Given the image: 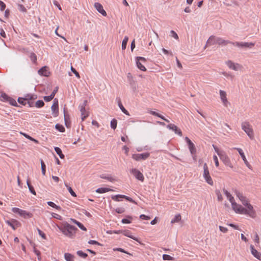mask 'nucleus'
I'll return each mask as SVG.
<instances>
[{
	"label": "nucleus",
	"instance_id": "nucleus-54",
	"mask_svg": "<svg viewBox=\"0 0 261 261\" xmlns=\"http://www.w3.org/2000/svg\"><path fill=\"white\" fill-rule=\"evenodd\" d=\"M53 98L54 97H53V96L50 95L49 96H45L43 97L44 100L46 102L51 101Z\"/></svg>",
	"mask_w": 261,
	"mask_h": 261
},
{
	"label": "nucleus",
	"instance_id": "nucleus-18",
	"mask_svg": "<svg viewBox=\"0 0 261 261\" xmlns=\"http://www.w3.org/2000/svg\"><path fill=\"white\" fill-rule=\"evenodd\" d=\"M236 45L240 47L251 48L254 45V44L251 42H237Z\"/></svg>",
	"mask_w": 261,
	"mask_h": 261
},
{
	"label": "nucleus",
	"instance_id": "nucleus-32",
	"mask_svg": "<svg viewBox=\"0 0 261 261\" xmlns=\"http://www.w3.org/2000/svg\"><path fill=\"white\" fill-rule=\"evenodd\" d=\"M203 177L204 178L207 184H208L209 185H210L211 186L213 185V181L210 176V174L208 175L204 176H203Z\"/></svg>",
	"mask_w": 261,
	"mask_h": 261
},
{
	"label": "nucleus",
	"instance_id": "nucleus-1",
	"mask_svg": "<svg viewBox=\"0 0 261 261\" xmlns=\"http://www.w3.org/2000/svg\"><path fill=\"white\" fill-rule=\"evenodd\" d=\"M58 227L64 235L71 238L74 236L76 231L77 230L76 227L67 222L64 223L62 226H58Z\"/></svg>",
	"mask_w": 261,
	"mask_h": 261
},
{
	"label": "nucleus",
	"instance_id": "nucleus-9",
	"mask_svg": "<svg viewBox=\"0 0 261 261\" xmlns=\"http://www.w3.org/2000/svg\"><path fill=\"white\" fill-rule=\"evenodd\" d=\"M185 139L188 144V147L191 154H196V148L193 143L190 140V139L188 137H186Z\"/></svg>",
	"mask_w": 261,
	"mask_h": 261
},
{
	"label": "nucleus",
	"instance_id": "nucleus-7",
	"mask_svg": "<svg viewBox=\"0 0 261 261\" xmlns=\"http://www.w3.org/2000/svg\"><path fill=\"white\" fill-rule=\"evenodd\" d=\"M219 93L220 98L223 103V105L225 107H228L229 106H230V103L227 100L226 92L224 90H220Z\"/></svg>",
	"mask_w": 261,
	"mask_h": 261
},
{
	"label": "nucleus",
	"instance_id": "nucleus-40",
	"mask_svg": "<svg viewBox=\"0 0 261 261\" xmlns=\"http://www.w3.org/2000/svg\"><path fill=\"white\" fill-rule=\"evenodd\" d=\"M64 185L67 188V189H68V191L69 192V193H70V194L72 196L76 197V195L75 193L73 191L72 188L68 186L66 182L64 183Z\"/></svg>",
	"mask_w": 261,
	"mask_h": 261
},
{
	"label": "nucleus",
	"instance_id": "nucleus-28",
	"mask_svg": "<svg viewBox=\"0 0 261 261\" xmlns=\"http://www.w3.org/2000/svg\"><path fill=\"white\" fill-rule=\"evenodd\" d=\"M118 106L121 110L126 115H129V113L128 111L124 108L122 104L121 103V100L120 99L118 100Z\"/></svg>",
	"mask_w": 261,
	"mask_h": 261
},
{
	"label": "nucleus",
	"instance_id": "nucleus-63",
	"mask_svg": "<svg viewBox=\"0 0 261 261\" xmlns=\"http://www.w3.org/2000/svg\"><path fill=\"white\" fill-rule=\"evenodd\" d=\"M21 209L17 207H13L12 209V211L14 213H17L19 214Z\"/></svg>",
	"mask_w": 261,
	"mask_h": 261
},
{
	"label": "nucleus",
	"instance_id": "nucleus-53",
	"mask_svg": "<svg viewBox=\"0 0 261 261\" xmlns=\"http://www.w3.org/2000/svg\"><path fill=\"white\" fill-rule=\"evenodd\" d=\"M71 70L77 78H80V74L72 66L71 67Z\"/></svg>",
	"mask_w": 261,
	"mask_h": 261
},
{
	"label": "nucleus",
	"instance_id": "nucleus-52",
	"mask_svg": "<svg viewBox=\"0 0 261 261\" xmlns=\"http://www.w3.org/2000/svg\"><path fill=\"white\" fill-rule=\"evenodd\" d=\"M64 112H65V110L64 111ZM69 119V116L68 115H67L65 114V113H64V121L65 123L66 126V127H69V124L68 123V120Z\"/></svg>",
	"mask_w": 261,
	"mask_h": 261
},
{
	"label": "nucleus",
	"instance_id": "nucleus-3",
	"mask_svg": "<svg viewBox=\"0 0 261 261\" xmlns=\"http://www.w3.org/2000/svg\"><path fill=\"white\" fill-rule=\"evenodd\" d=\"M225 64L230 69L234 71H241L243 69V66L239 63H235L231 60L226 61Z\"/></svg>",
	"mask_w": 261,
	"mask_h": 261
},
{
	"label": "nucleus",
	"instance_id": "nucleus-16",
	"mask_svg": "<svg viewBox=\"0 0 261 261\" xmlns=\"http://www.w3.org/2000/svg\"><path fill=\"white\" fill-rule=\"evenodd\" d=\"M6 223L10 226L13 230L16 229V226L18 227L20 225V223L15 219H12L11 221L7 220Z\"/></svg>",
	"mask_w": 261,
	"mask_h": 261
},
{
	"label": "nucleus",
	"instance_id": "nucleus-24",
	"mask_svg": "<svg viewBox=\"0 0 261 261\" xmlns=\"http://www.w3.org/2000/svg\"><path fill=\"white\" fill-rule=\"evenodd\" d=\"M123 234L126 237H128L137 242H139L138 239L137 238L134 237L132 235V233L129 230H123Z\"/></svg>",
	"mask_w": 261,
	"mask_h": 261
},
{
	"label": "nucleus",
	"instance_id": "nucleus-62",
	"mask_svg": "<svg viewBox=\"0 0 261 261\" xmlns=\"http://www.w3.org/2000/svg\"><path fill=\"white\" fill-rule=\"evenodd\" d=\"M51 215L55 218H56V219H59V220H61L62 219L61 216L60 215L57 214L53 213L51 214Z\"/></svg>",
	"mask_w": 261,
	"mask_h": 261
},
{
	"label": "nucleus",
	"instance_id": "nucleus-38",
	"mask_svg": "<svg viewBox=\"0 0 261 261\" xmlns=\"http://www.w3.org/2000/svg\"><path fill=\"white\" fill-rule=\"evenodd\" d=\"M40 163H41V168L42 173L43 175H45V172H46V170H45L46 166H45L44 162L42 160H41Z\"/></svg>",
	"mask_w": 261,
	"mask_h": 261
},
{
	"label": "nucleus",
	"instance_id": "nucleus-4",
	"mask_svg": "<svg viewBox=\"0 0 261 261\" xmlns=\"http://www.w3.org/2000/svg\"><path fill=\"white\" fill-rule=\"evenodd\" d=\"M1 100L2 101L8 102L10 105L14 106H18L16 100L11 97H9L5 93H2L1 96Z\"/></svg>",
	"mask_w": 261,
	"mask_h": 261
},
{
	"label": "nucleus",
	"instance_id": "nucleus-25",
	"mask_svg": "<svg viewBox=\"0 0 261 261\" xmlns=\"http://www.w3.org/2000/svg\"><path fill=\"white\" fill-rule=\"evenodd\" d=\"M149 113L150 114H151L152 115L156 116H158V117L161 118L162 120L165 121L166 122H167L168 123L169 122V121L168 119H166L164 116H162L161 115L156 113L155 111H150Z\"/></svg>",
	"mask_w": 261,
	"mask_h": 261
},
{
	"label": "nucleus",
	"instance_id": "nucleus-57",
	"mask_svg": "<svg viewBox=\"0 0 261 261\" xmlns=\"http://www.w3.org/2000/svg\"><path fill=\"white\" fill-rule=\"evenodd\" d=\"M88 243L90 244L97 245L101 246V244H100L97 241H94V240H90V241H89Z\"/></svg>",
	"mask_w": 261,
	"mask_h": 261
},
{
	"label": "nucleus",
	"instance_id": "nucleus-19",
	"mask_svg": "<svg viewBox=\"0 0 261 261\" xmlns=\"http://www.w3.org/2000/svg\"><path fill=\"white\" fill-rule=\"evenodd\" d=\"M47 67L44 66L38 70V73L40 75L48 76L49 74V72L47 70Z\"/></svg>",
	"mask_w": 261,
	"mask_h": 261
},
{
	"label": "nucleus",
	"instance_id": "nucleus-14",
	"mask_svg": "<svg viewBox=\"0 0 261 261\" xmlns=\"http://www.w3.org/2000/svg\"><path fill=\"white\" fill-rule=\"evenodd\" d=\"M52 113L55 117H57L58 115V101L57 98L54 99V102L51 107Z\"/></svg>",
	"mask_w": 261,
	"mask_h": 261
},
{
	"label": "nucleus",
	"instance_id": "nucleus-42",
	"mask_svg": "<svg viewBox=\"0 0 261 261\" xmlns=\"http://www.w3.org/2000/svg\"><path fill=\"white\" fill-rule=\"evenodd\" d=\"M44 102L42 100H38L36 102L35 106L37 108H42L44 106Z\"/></svg>",
	"mask_w": 261,
	"mask_h": 261
},
{
	"label": "nucleus",
	"instance_id": "nucleus-10",
	"mask_svg": "<svg viewBox=\"0 0 261 261\" xmlns=\"http://www.w3.org/2000/svg\"><path fill=\"white\" fill-rule=\"evenodd\" d=\"M233 149L237 150L239 152L240 155H241V157L242 158V160H243V161L244 162V164L246 165V166L249 169H251V166L250 165V164L247 160L246 156H245L242 149L240 148H237V147H234Z\"/></svg>",
	"mask_w": 261,
	"mask_h": 261
},
{
	"label": "nucleus",
	"instance_id": "nucleus-15",
	"mask_svg": "<svg viewBox=\"0 0 261 261\" xmlns=\"http://www.w3.org/2000/svg\"><path fill=\"white\" fill-rule=\"evenodd\" d=\"M94 7L97 10V11L101 14L103 16H107V13L106 11L103 9V6L99 3H95L94 4Z\"/></svg>",
	"mask_w": 261,
	"mask_h": 261
},
{
	"label": "nucleus",
	"instance_id": "nucleus-50",
	"mask_svg": "<svg viewBox=\"0 0 261 261\" xmlns=\"http://www.w3.org/2000/svg\"><path fill=\"white\" fill-rule=\"evenodd\" d=\"M163 258L164 260H172L174 258L168 254H164L163 255Z\"/></svg>",
	"mask_w": 261,
	"mask_h": 261
},
{
	"label": "nucleus",
	"instance_id": "nucleus-59",
	"mask_svg": "<svg viewBox=\"0 0 261 261\" xmlns=\"http://www.w3.org/2000/svg\"><path fill=\"white\" fill-rule=\"evenodd\" d=\"M213 159L215 162V164L216 167H218L219 165V161L217 156L216 155L213 156Z\"/></svg>",
	"mask_w": 261,
	"mask_h": 261
},
{
	"label": "nucleus",
	"instance_id": "nucleus-61",
	"mask_svg": "<svg viewBox=\"0 0 261 261\" xmlns=\"http://www.w3.org/2000/svg\"><path fill=\"white\" fill-rule=\"evenodd\" d=\"M136 60H138V61H142L143 63H145L146 61V59L145 58L142 57H137L136 58Z\"/></svg>",
	"mask_w": 261,
	"mask_h": 261
},
{
	"label": "nucleus",
	"instance_id": "nucleus-43",
	"mask_svg": "<svg viewBox=\"0 0 261 261\" xmlns=\"http://www.w3.org/2000/svg\"><path fill=\"white\" fill-rule=\"evenodd\" d=\"M30 58L31 60H32V61L34 63H36V61H37V56H36V55H35V53H30Z\"/></svg>",
	"mask_w": 261,
	"mask_h": 261
},
{
	"label": "nucleus",
	"instance_id": "nucleus-11",
	"mask_svg": "<svg viewBox=\"0 0 261 261\" xmlns=\"http://www.w3.org/2000/svg\"><path fill=\"white\" fill-rule=\"evenodd\" d=\"M130 172L135 176V177L138 180L143 181L144 180V176L142 173L136 169H132Z\"/></svg>",
	"mask_w": 261,
	"mask_h": 261
},
{
	"label": "nucleus",
	"instance_id": "nucleus-17",
	"mask_svg": "<svg viewBox=\"0 0 261 261\" xmlns=\"http://www.w3.org/2000/svg\"><path fill=\"white\" fill-rule=\"evenodd\" d=\"M246 206L247 207V213L246 215H249L252 218L255 217V212L253 210V206L250 203H249Z\"/></svg>",
	"mask_w": 261,
	"mask_h": 261
},
{
	"label": "nucleus",
	"instance_id": "nucleus-56",
	"mask_svg": "<svg viewBox=\"0 0 261 261\" xmlns=\"http://www.w3.org/2000/svg\"><path fill=\"white\" fill-rule=\"evenodd\" d=\"M115 211L118 214H122L125 212V209L123 207H118L115 210Z\"/></svg>",
	"mask_w": 261,
	"mask_h": 261
},
{
	"label": "nucleus",
	"instance_id": "nucleus-37",
	"mask_svg": "<svg viewBox=\"0 0 261 261\" xmlns=\"http://www.w3.org/2000/svg\"><path fill=\"white\" fill-rule=\"evenodd\" d=\"M100 177L101 178H102V179H107L109 181H110L111 182H113L115 180V179L113 178L111 176H106L104 174H102L100 176Z\"/></svg>",
	"mask_w": 261,
	"mask_h": 261
},
{
	"label": "nucleus",
	"instance_id": "nucleus-8",
	"mask_svg": "<svg viewBox=\"0 0 261 261\" xmlns=\"http://www.w3.org/2000/svg\"><path fill=\"white\" fill-rule=\"evenodd\" d=\"M150 156V153L145 152L141 154H133L132 158L137 161H139L141 160H145Z\"/></svg>",
	"mask_w": 261,
	"mask_h": 261
},
{
	"label": "nucleus",
	"instance_id": "nucleus-22",
	"mask_svg": "<svg viewBox=\"0 0 261 261\" xmlns=\"http://www.w3.org/2000/svg\"><path fill=\"white\" fill-rule=\"evenodd\" d=\"M21 217H23L24 218H31L33 216L32 213L28 212L24 210H21L20 213L19 214Z\"/></svg>",
	"mask_w": 261,
	"mask_h": 261
},
{
	"label": "nucleus",
	"instance_id": "nucleus-60",
	"mask_svg": "<svg viewBox=\"0 0 261 261\" xmlns=\"http://www.w3.org/2000/svg\"><path fill=\"white\" fill-rule=\"evenodd\" d=\"M17 100H18V102L19 103H20V104H21V105H22L23 106H25L26 105V103H27L26 102L24 101L25 100L23 99V98L19 97L18 98Z\"/></svg>",
	"mask_w": 261,
	"mask_h": 261
},
{
	"label": "nucleus",
	"instance_id": "nucleus-51",
	"mask_svg": "<svg viewBox=\"0 0 261 261\" xmlns=\"http://www.w3.org/2000/svg\"><path fill=\"white\" fill-rule=\"evenodd\" d=\"M112 199H113L115 201H121L120 198H122V195H117L113 196L112 197Z\"/></svg>",
	"mask_w": 261,
	"mask_h": 261
},
{
	"label": "nucleus",
	"instance_id": "nucleus-20",
	"mask_svg": "<svg viewBox=\"0 0 261 261\" xmlns=\"http://www.w3.org/2000/svg\"><path fill=\"white\" fill-rule=\"evenodd\" d=\"M250 247L252 254L256 258L259 259L260 254L254 248L252 245H251Z\"/></svg>",
	"mask_w": 261,
	"mask_h": 261
},
{
	"label": "nucleus",
	"instance_id": "nucleus-34",
	"mask_svg": "<svg viewBox=\"0 0 261 261\" xmlns=\"http://www.w3.org/2000/svg\"><path fill=\"white\" fill-rule=\"evenodd\" d=\"M181 220V216L180 214L176 215L174 218L172 219L171 221V223H174L176 222H178Z\"/></svg>",
	"mask_w": 261,
	"mask_h": 261
},
{
	"label": "nucleus",
	"instance_id": "nucleus-5",
	"mask_svg": "<svg viewBox=\"0 0 261 261\" xmlns=\"http://www.w3.org/2000/svg\"><path fill=\"white\" fill-rule=\"evenodd\" d=\"M232 209L237 213L241 214H245L247 213V210L243 207L242 205L238 204L236 202H234L231 204Z\"/></svg>",
	"mask_w": 261,
	"mask_h": 261
},
{
	"label": "nucleus",
	"instance_id": "nucleus-48",
	"mask_svg": "<svg viewBox=\"0 0 261 261\" xmlns=\"http://www.w3.org/2000/svg\"><path fill=\"white\" fill-rule=\"evenodd\" d=\"M235 193L237 196L239 198V199L241 201L243 200H244V199L245 198V197L244 196L242 193H241L240 192L237 190L236 191Z\"/></svg>",
	"mask_w": 261,
	"mask_h": 261
},
{
	"label": "nucleus",
	"instance_id": "nucleus-21",
	"mask_svg": "<svg viewBox=\"0 0 261 261\" xmlns=\"http://www.w3.org/2000/svg\"><path fill=\"white\" fill-rule=\"evenodd\" d=\"M80 111L82 115V120L84 121L89 116V113L86 112L85 108L84 107H80Z\"/></svg>",
	"mask_w": 261,
	"mask_h": 261
},
{
	"label": "nucleus",
	"instance_id": "nucleus-35",
	"mask_svg": "<svg viewBox=\"0 0 261 261\" xmlns=\"http://www.w3.org/2000/svg\"><path fill=\"white\" fill-rule=\"evenodd\" d=\"M128 40V38L127 36H125L124 38L123 39L122 42V49H125L126 47L127 43Z\"/></svg>",
	"mask_w": 261,
	"mask_h": 261
},
{
	"label": "nucleus",
	"instance_id": "nucleus-64",
	"mask_svg": "<svg viewBox=\"0 0 261 261\" xmlns=\"http://www.w3.org/2000/svg\"><path fill=\"white\" fill-rule=\"evenodd\" d=\"M78 227L80 228L81 229L84 231H86L87 229L80 222H79L77 225Z\"/></svg>",
	"mask_w": 261,
	"mask_h": 261
},
{
	"label": "nucleus",
	"instance_id": "nucleus-29",
	"mask_svg": "<svg viewBox=\"0 0 261 261\" xmlns=\"http://www.w3.org/2000/svg\"><path fill=\"white\" fill-rule=\"evenodd\" d=\"M27 184L28 185V188H29V191H30V192L32 194H33L34 195H36V192H35L33 187L32 185H30V181H29V179H28L27 181Z\"/></svg>",
	"mask_w": 261,
	"mask_h": 261
},
{
	"label": "nucleus",
	"instance_id": "nucleus-46",
	"mask_svg": "<svg viewBox=\"0 0 261 261\" xmlns=\"http://www.w3.org/2000/svg\"><path fill=\"white\" fill-rule=\"evenodd\" d=\"M55 127L57 130H58L60 132H65V128L62 125H60L59 124H57L55 126Z\"/></svg>",
	"mask_w": 261,
	"mask_h": 261
},
{
	"label": "nucleus",
	"instance_id": "nucleus-39",
	"mask_svg": "<svg viewBox=\"0 0 261 261\" xmlns=\"http://www.w3.org/2000/svg\"><path fill=\"white\" fill-rule=\"evenodd\" d=\"M47 204L49 205L50 206L55 208L57 210H60L61 207L60 206H58L56 205L55 203H54L53 202L51 201H48L47 202Z\"/></svg>",
	"mask_w": 261,
	"mask_h": 261
},
{
	"label": "nucleus",
	"instance_id": "nucleus-12",
	"mask_svg": "<svg viewBox=\"0 0 261 261\" xmlns=\"http://www.w3.org/2000/svg\"><path fill=\"white\" fill-rule=\"evenodd\" d=\"M167 128L169 129L172 130L174 132V133L179 136L181 137L182 135V132L181 130L175 124L172 123H170L167 126Z\"/></svg>",
	"mask_w": 261,
	"mask_h": 261
},
{
	"label": "nucleus",
	"instance_id": "nucleus-45",
	"mask_svg": "<svg viewBox=\"0 0 261 261\" xmlns=\"http://www.w3.org/2000/svg\"><path fill=\"white\" fill-rule=\"evenodd\" d=\"M117 121L115 119H113L111 121V127L113 129H115L117 127Z\"/></svg>",
	"mask_w": 261,
	"mask_h": 261
},
{
	"label": "nucleus",
	"instance_id": "nucleus-49",
	"mask_svg": "<svg viewBox=\"0 0 261 261\" xmlns=\"http://www.w3.org/2000/svg\"><path fill=\"white\" fill-rule=\"evenodd\" d=\"M215 192H216V194L217 196L218 200L220 201H222L223 197L221 194L220 191L219 190H216Z\"/></svg>",
	"mask_w": 261,
	"mask_h": 261
},
{
	"label": "nucleus",
	"instance_id": "nucleus-33",
	"mask_svg": "<svg viewBox=\"0 0 261 261\" xmlns=\"http://www.w3.org/2000/svg\"><path fill=\"white\" fill-rule=\"evenodd\" d=\"M210 175L208 166L206 163L203 164V176Z\"/></svg>",
	"mask_w": 261,
	"mask_h": 261
},
{
	"label": "nucleus",
	"instance_id": "nucleus-30",
	"mask_svg": "<svg viewBox=\"0 0 261 261\" xmlns=\"http://www.w3.org/2000/svg\"><path fill=\"white\" fill-rule=\"evenodd\" d=\"M55 150L56 152V153L59 155V156L61 159L64 158L65 156L62 153V150L59 147H55Z\"/></svg>",
	"mask_w": 261,
	"mask_h": 261
},
{
	"label": "nucleus",
	"instance_id": "nucleus-36",
	"mask_svg": "<svg viewBox=\"0 0 261 261\" xmlns=\"http://www.w3.org/2000/svg\"><path fill=\"white\" fill-rule=\"evenodd\" d=\"M213 39H215V36H211L210 37V38H208V39L207 40V41L206 42V45L204 46V48H205L207 45H211L213 44Z\"/></svg>",
	"mask_w": 261,
	"mask_h": 261
},
{
	"label": "nucleus",
	"instance_id": "nucleus-31",
	"mask_svg": "<svg viewBox=\"0 0 261 261\" xmlns=\"http://www.w3.org/2000/svg\"><path fill=\"white\" fill-rule=\"evenodd\" d=\"M136 65L137 67L142 71H145L146 70V68L143 66L140 61L136 60Z\"/></svg>",
	"mask_w": 261,
	"mask_h": 261
},
{
	"label": "nucleus",
	"instance_id": "nucleus-47",
	"mask_svg": "<svg viewBox=\"0 0 261 261\" xmlns=\"http://www.w3.org/2000/svg\"><path fill=\"white\" fill-rule=\"evenodd\" d=\"M113 250L114 251H120L121 252H123V253H126V254H127L129 255H133L132 254L127 252L126 251H125V250H124L122 248H114L113 249Z\"/></svg>",
	"mask_w": 261,
	"mask_h": 261
},
{
	"label": "nucleus",
	"instance_id": "nucleus-13",
	"mask_svg": "<svg viewBox=\"0 0 261 261\" xmlns=\"http://www.w3.org/2000/svg\"><path fill=\"white\" fill-rule=\"evenodd\" d=\"M216 43L218 44L219 45H221V44L226 45L228 43H232V42L229 41H228V40H224L222 38H220V37H217V38L215 37V39H213V44H214ZM232 44H234L233 43H232Z\"/></svg>",
	"mask_w": 261,
	"mask_h": 261
},
{
	"label": "nucleus",
	"instance_id": "nucleus-6",
	"mask_svg": "<svg viewBox=\"0 0 261 261\" xmlns=\"http://www.w3.org/2000/svg\"><path fill=\"white\" fill-rule=\"evenodd\" d=\"M219 156L220 158V160L226 166H228L231 168L233 167L229 157L224 152H223L222 154H219Z\"/></svg>",
	"mask_w": 261,
	"mask_h": 261
},
{
	"label": "nucleus",
	"instance_id": "nucleus-41",
	"mask_svg": "<svg viewBox=\"0 0 261 261\" xmlns=\"http://www.w3.org/2000/svg\"><path fill=\"white\" fill-rule=\"evenodd\" d=\"M21 134L23 135L26 138L34 142L35 143H38L39 142L38 140L35 139L34 138L31 137V136H30L29 135L25 134V133H21Z\"/></svg>",
	"mask_w": 261,
	"mask_h": 261
},
{
	"label": "nucleus",
	"instance_id": "nucleus-23",
	"mask_svg": "<svg viewBox=\"0 0 261 261\" xmlns=\"http://www.w3.org/2000/svg\"><path fill=\"white\" fill-rule=\"evenodd\" d=\"M223 192H224V194H225V195L226 196V197H227V198L229 199V201L231 202V204H232V203L235 202L233 197L232 196V195L230 194V193L228 191H227L226 190L224 189Z\"/></svg>",
	"mask_w": 261,
	"mask_h": 261
},
{
	"label": "nucleus",
	"instance_id": "nucleus-27",
	"mask_svg": "<svg viewBox=\"0 0 261 261\" xmlns=\"http://www.w3.org/2000/svg\"><path fill=\"white\" fill-rule=\"evenodd\" d=\"M74 257V255L70 253H65L64 254V258L66 261H74L73 260Z\"/></svg>",
	"mask_w": 261,
	"mask_h": 261
},
{
	"label": "nucleus",
	"instance_id": "nucleus-55",
	"mask_svg": "<svg viewBox=\"0 0 261 261\" xmlns=\"http://www.w3.org/2000/svg\"><path fill=\"white\" fill-rule=\"evenodd\" d=\"M127 77L129 80L130 85H133V84L135 83V81L133 80V76L130 73H128Z\"/></svg>",
	"mask_w": 261,
	"mask_h": 261
},
{
	"label": "nucleus",
	"instance_id": "nucleus-26",
	"mask_svg": "<svg viewBox=\"0 0 261 261\" xmlns=\"http://www.w3.org/2000/svg\"><path fill=\"white\" fill-rule=\"evenodd\" d=\"M113 191L112 189L107 188H99L96 190V192L98 193H103L109 191Z\"/></svg>",
	"mask_w": 261,
	"mask_h": 261
},
{
	"label": "nucleus",
	"instance_id": "nucleus-2",
	"mask_svg": "<svg viewBox=\"0 0 261 261\" xmlns=\"http://www.w3.org/2000/svg\"><path fill=\"white\" fill-rule=\"evenodd\" d=\"M242 129L247 134L251 139L254 138V132L252 126L248 122H243L241 124Z\"/></svg>",
	"mask_w": 261,
	"mask_h": 261
},
{
	"label": "nucleus",
	"instance_id": "nucleus-58",
	"mask_svg": "<svg viewBox=\"0 0 261 261\" xmlns=\"http://www.w3.org/2000/svg\"><path fill=\"white\" fill-rule=\"evenodd\" d=\"M5 8H6L5 4L3 2L0 1V10L3 11L5 9Z\"/></svg>",
	"mask_w": 261,
	"mask_h": 261
},
{
	"label": "nucleus",
	"instance_id": "nucleus-44",
	"mask_svg": "<svg viewBox=\"0 0 261 261\" xmlns=\"http://www.w3.org/2000/svg\"><path fill=\"white\" fill-rule=\"evenodd\" d=\"M76 253L79 256H80L83 258H86L88 256V254L87 253H84L82 251H81V250L77 251Z\"/></svg>",
	"mask_w": 261,
	"mask_h": 261
}]
</instances>
